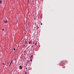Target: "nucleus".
Segmentation results:
<instances>
[{"instance_id": "nucleus-1", "label": "nucleus", "mask_w": 74, "mask_h": 74, "mask_svg": "<svg viewBox=\"0 0 74 74\" xmlns=\"http://www.w3.org/2000/svg\"><path fill=\"white\" fill-rule=\"evenodd\" d=\"M26 44H27V41H25L24 43L23 44V47H25L26 45Z\"/></svg>"}, {"instance_id": "nucleus-2", "label": "nucleus", "mask_w": 74, "mask_h": 74, "mask_svg": "<svg viewBox=\"0 0 74 74\" xmlns=\"http://www.w3.org/2000/svg\"><path fill=\"white\" fill-rule=\"evenodd\" d=\"M4 22L5 24H7V23H8V21L6 20V21H4Z\"/></svg>"}, {"instance_id": "nucleus-3", "label": "nucleus", "mask_w": 74, "mask_h": 74, "mask_svg": "<svg viewBox=\"0 0 74 74\" xmlns=\"http://www.w3.org/2000/svg\"><path fill=\"white\" fill-rule=\"evenodd\" d=\"M33 57V55H32L31 56H30V58H32V57Z\"/></svg>"}, {"instance_id": "nucleus-4", "label": "nucleus", "mask_w": 74, "mask_h": 74, "mask_svg": "<svg viewBox=\"0 0 74 74\" xmlns=\"http://www.w3.org/2000/svg\"><path fill=\"white\" fill-rule=\"evenodd\" d=\"M20 67L21 69H22V67L21 66H20Z\"/></svg>"}, {"instance_id": "nucleus-5", "label": "nucleus", "mask_w": 74, "mask_h": 74, "mask_svg": "<svg viewBox=\"0 0 74 74\" xmlns=\"http://www.w3.org/2000/svg\"><path fill=\"white\" fill-rule=\"evenodd\" d=\"M35 45H36V46H37V43H35Z\"/></svg>"}, {"instance_id": "nucleus-6", "label": "nucleus", "mask_w": 74, "mask_h": 74, "mask_svg": "<svg viewBox=\"0 0 74 74\" xmlns=\"http://www.w3.org/2000/svg\"><path fill=\"white\" fill-rule=\"evenodd\" d=\"M1 3V1H0V4Z\"/></svg>"}, {"instance_id": "nucleus-7", "label": "nucleus", "mask_w": 74, "mask_h": 74, "mask_svg": "<svg viewBox=\"0 0 74 74\" xmlns=\"http://www.w3.org/2000/svg\"><path fill=\"white\" fill-rule=\"evenodd\" d=\"M13 50H14V51H15V48H14Z\"/></svg>"}, {"instance_id": "nucleus-8", "label": "nucleus", "mask_w": 74, "mask_h": 74, "mask_svg": "<svg viewBox=\"0 0 74 74\" xmlns=\"http://www.w3.org/2000/svg\"><path fill=\"white\" fill-rule=\"evenodd\" d=\"M11 63H10V66L11 65Z\"/></svg>"}, {"instance_id": "nucleus-9", "label": "nucleus", "mask_w": 74, "mask_h": 74, "mask_svg": "<svg viewBox=\"0 0 74 74\" xmlns=\"http://www.w3.org/2000/svg\"><path fill=\"white\" fill-rule=\"evenodd\" d=\"M31 43V42H29V44H30Z\"/></svg>"}, {"instance_id": "nucleus-10", "label": "nucleus", "mask_w": 74, "mask_h": 74, "mask_svg": "<svg viewBox=\"0 0 74 74\" xmlns=\"http://www.w3.org/2000/svg\"><path fill=\"white\" fill-rule=\"evenodd\" d=\"M4 29H2V31H4Z\"/></svg>"}, {"instance_id": "nucleus-11", "label": "nucleus", "mask_w": 74, "mask_h": 74, "mask_svg": "<svg viewBox=\"0 0 74 74\" xmlns=\"http://www.w3.org/2000/svg\"><path fill=\"white\" fill-rule=\"evenodd\" d=\"M32 48H33V45H32Z\"/></svg>"}, {"instance_id": "nucleus-12", "label": "nucleus", "mask_w": 74, "mask_h": 74, "mask_svg": "<svg viewBox=\"0 0 74 74\" xmlns=\"http://www.w3.org/2000/svg\"><path fill=\"white\" fill-rule=\"evenodd\" d=\"M31 62H32V60H30Z\"/></svg>"}, {"instance_id": "nucleus-13", "label": "nucleus", "mask_w": 74, "mask_h": 74, "mask_svg": "<svg viewBox=\"0 0 74 74\" xmlns=\"http://www.w3.org/2000/svg\"><path fill=\"white\" fill-rule=\"evenodd\" d=\"M12 61H11V63H12Z\"/></svg>"}, {"instance_id": "nucleus-14", "label": "nucleus", "mask_w": 74, "mask_h": 74, "mask_svg": "<svg viewBox=\"0 0 74 74\" xmlns=\"http://www.w3.org/2000/svg\"><path fill=\"white\" fill-rule=\"evenodd\" d=\"M25 74H27V73L25 72Z\"/></svg>"}, {"instance_id": "nucleus-15", "label": "nucleus", "mask_w": 74, "mask_h": 74, "mask_svg": "<svg viewBox=\"0 0 74 74\" xmlns=\"http://www.w3.org/2000/svg\"><path fill=\"white\" fill-rule=\"evenodd\" d=\"M41 25H42V23H41Z\"/></svg>"}, {"instance_id": "nucleus-16", "label": "nucleus", "mask_w": 74, "mask_h": 74, "mask_svg": "<svg viewBox=\"0 0 74 74\" xmlns=\"http://www.w3.org/2000/svg\"><path fill=\"white\" fill-rule=\"evenodd\" d=\"M33 44H34V42H33Z\"/></svg>"}, {"instance_id": "nucleus-17", "label": "nucleus", "mask_w": 74, "mask_h": 74, "mask_svg": "<svg viewBox=\"0 0 74 74\" xmlns=\"http://www.w3.org/2000/svg\"><path fill=\"white\" fill-rule=\"evenodd\" d=\"M26 70H27V68H26Z\"/></svg>"}]
</instances>
